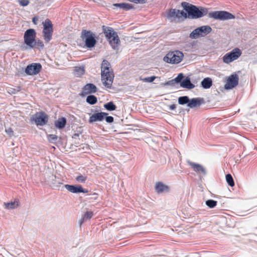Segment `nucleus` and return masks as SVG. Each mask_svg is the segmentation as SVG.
<instances>
[{"mask_svg":"<svg viewBox=\"0 0 257 257\" xmlns=\"http://www.w3.org/2000/svg\"><path fill=\"white\" fill-rule=\"evenodd\" d=\"M20 48L23 51L36 49L40 51L44 48V44L42 40L37 38L36 30L30 28L24 32V42Z\"/></svg>","mask_w":257,"mask_h":257,"instance_id":"nucleus-1","label":"nucleus"},{"mask_svg":"<svg viewBox=\"0 0 257 257\" xmlns=\"http://www.w3.org/2000/svg\"><path fill=\"white\" fill-rule=\"evenodd\" d=\"M181 6L186 12V19H199L206 16L208 12L206 8L195 6L186 2H182Z\"/></svg>","mask_w":257,"mask_h":257,"instance_id":"nucleus-2","label":"nucleus"},{"mask_svg":"<svg viewBox=\"0 0 257 257\" xmlns=\"http://www.w3.org/2000/svg\"><path fill=\"white\" fill-rule=\"evenodd\" d=\"M110 64L106 60H103L101 66V80L103 85L107 88H111L114 79L113 72L110 73Z\"/></svg>","mask_w":257,"mask_h":257,"instance_id":"nucleus-3","label":"nucleus"},{"mask_svg":"<svg viewBox=\"0 0 257 257\" xmlns=\"http://www.w3.org/2000/svg\"><path fill=\"white\" fill-rule=\"evenodd\" d=\"M102 32L112 48L114 50H117L120 43L117 33L114 31L112 28L104 25L102 26Z\"/></svg>","mask_w":257,"mask_h":257,"instance_id":"nucleus-4","label":"nucleus"},{"mask_svg":"<svg viewBox=\"0 0 257 257\" xmlns=\"http://www.w3.org/2000/svg\"><path fill=\"white\" fill-rule=\"evenodd\" d=\"M80 38L84 42L85 47L90 50L94 47L97 43V37L95 33L90 30H82Z\"/></svg>","mask_w":257,"mask_h":257,"instance_id":"nucleus-5","label":"nucleus"},{"mask_svg":"<svg viewBox=\"0 0 257 257\" xmlns=\"http://www.w3.org/2000/svg\"><path fill=\"white\" fill-rule=\"evenodd\" d=\"M43 30L42 35L46 44L48 43L52 39L53 33L54 32L53 25L49 19H46L42 22Z\"/></svg>","mask_w":257,"mask_h":257,"instance_id":"nucleus-6","label":"nucleus"},{"mask_svg":"<svg viewBox=\"0 0 257 257\" xmlns=\"http://www.w3.org/2000/svg\"><path fill=\"white\" fill-rule=\"evenodd\" d=\"M49 120L48 115L43 111L36 112L30 118L32 123H34L37 126H44Z\"/></svg>","mask_w":257,"mask_h":257,"instance_id":"nucleus-7","label":"nucleus"},{"mask_svg":"<svg viewBox=\"0 0 257 257\" xmlns=\"http://www.w3.org/2000/svg\"><path fill=\"white\" fill-rule=\"evenodd\" d=\"M208 17L215 20L226 21L235 19V17L231 13L225 11H217L208 13Z\"/></svg>","mask_w":257,"mask_h":257,"instance_id":"nucleus-8","label":"nucleus"},{"mask_svg":"<svg viewBox=\"0 0 257 257\" xmlns=\"http://www.w3.org/2000/svg\"><path fill=\"white\" fill-rule=\"evenodd\" d=\"M184 57L183 52L179 50L170 51L164 57V61L170 64H178L181 62Z\"/></svg>","mask_w":257,"mask_h":257,"instance_id":"nucleus-9","label":"nucleus"},{"mask_svg":"<svg viewBox=\"0 0 257 257\" xmlns=\"http://www.w3.org/2000/svg\"><path fill=\"white\" fill-rule=\"evenodd\" d=\"M212 31V28L208 25L202 26L193 30L190 34L189 37L192 39H196L199 37H205Z\"/></svg>","mask_w":257,"mask_h":257,"instance_id":"nucleus-10","label":"nucleus"},{"mask_svg":"<svg viewBox=\"0 0 257 257\" xmlns=\"http://www.w3.org/2000/svg\"><path fill=\"white\" fill-rule=\"evenodd\" d=\"M242 54L241 50L238 48L232 49L229 52L225 54L223 58V61L226 64H229L237 59Z\"/></svg>","mask_w":257,"mask_h":257,"instance_id":"nucleus-11","label":"nucleus"},{"mask_svg":"<svg viewBox=\"0 0 257 257\" xmlns=\"http://www.w3.org/2000/svg\"><path fill=\"white\" fill-rule=\"evenodd\" d=\"M167 19L170 21L171 22H173V19H178V20L183 18L186 19V12L184 10H179L176 9H171L167 13L166 16Z\"/></svg>","mask_w":257,"mask_h":257,"instance_id":"nucleus-12","label":"nucleus"},{"mask_svg":"<svg viewBox=\"0 0 257 257\" xmlns=\"http://www.w3.org/2000/svg\"><path fill=\"white\" fill-rule=\"evenodd\" d=\"M42 69V65L39 63H32L28 65L22 71L27 75L33 76L39 74Z\"/></svg>","mask_w":257,"mask_h":257,"instance_id":"nucleus-13","label":"nucleus"},{"mask_svg":"<svg viewBox=\"0 0 257 257\" xmlns=\"http://www.w3.org/2000/svg\"><path fill=\"white\" fill-rule=\"evenodd\" d=\"M239 77L236 74H232L227 77L224 89L230 90L235 88L238 84Z\"/></svg>","mask_w":257,"mask_h":257,"instance_id":"nucleus-14","label":"nucleus"},{"mask_svg":"<svg viewBox=\"0 0 257 257\" xmlns=\"http://www.w3.org/2000/svg\"><path fill=\"white\" fill-rule=\"evenodd\" d=\"M179 75H181L180 81L179 82L180 87L188 89H192L195 86L191 82V78L189 76H186L182 73H179Z\"/></svg>","mask_w":257,"mask_h":257,"instance_id":"nucleus-15","label":"nucleus"},{"mask_svg":"<svg viewBox=\"0 0 257 257\" xmlns=\"http://www.w3.org/2000/svg\"><path fill=\"white\" fill-rule=\"evenodd\" d=\"M64 187L66 189L67 191L69 192L78 194L80 193H87L88 192V190L86 189L83 188L82 185L80 184H74V185H70V184H65L64 185Z\"/></svg>","mask_w":257,"mask_h":257,"instance_id":"nucleus-16","label":"nucleus"},{"mask_svg":"<svg viewBox=\"0 0 257 257\" xmlns=\"http://www.w3.org/2000/svg\"><path fill=\"white\" fill-rule=\"evenodd\" d=\"M97 89L98 88L94 84L91 83H87L82 88V90L79 93V95L83 97L88 94H91L96 93Z\"/></svg>","mask_w":257,"mask_h":257,"instance_id":"nucleus-17","label":"nucleus"},{"mask_svg":"<svg viewBox=\"0 0 257 257\" xmlns=\"http://www.w3.org/2000/svg\"><path fill=\"white\" fill-rule=\"evenodd\" d=\"M107 114L105 112H97L92 114L88 119V122L90 124L96 121H102L104 119V116Z\"/></svg>","mask_w":257,"mask_h":257,"instance_id":"nucleus-18","label":"nucleus"},{"mask_svg":"<svg viewBox=\"0 0 257 257\" xmlns=\"http://www.w3.org/2000/svg\"><path fill=\"white\" fill-rule=\"evenodd\" d=\"M155 190L157 194L168 193L170 187L162 182H158L155 184Z\"/></svg>","mask_w":257,"mask_h":257,"instance_id":"nucleus-19","label":"nucleus"},{"mask_svg":"<svg viewBox=\"0 0 257 257\" xmlns=\"http://www.w3.org/2000/svg\"><path fill=\"white\" fill-rule=\"evenodd\" d=\"M111 8L113 10L119 9L125 11H128L134 8L132 4L125 3L113 4Z\"/></svg>","mask_w":257,"mask_h":257,"instance_id":"nucleus-20","label":"nucleus"},{"mask_svg":"<svg viewBox=\"0 0 257 257\" xmlns=\"http://www.w3.org/2000/svg\"><path fill=\"white\" fill-rule=\"evenodd\" d=\"M188 164L196 172L206 175V169L202 165L192 162H188Z\"/></svg>","mask_w":257,"mask_h":257,"instance_id":"nucleus-21","label":"nucleus"},{"mask_svg":"<svg viewBox=\"0 0 257 257\" xmlns=\"http://www.w3.org/2000/svg\"><path fill=\"white\" fill-rule=\"evenodd\" d=\"M204 103V100L201 97L193 98L189 99L188 107L190 108H194L199 106L201 104Z\"/></svg>","mask_w":257,"mask_h":257,"instance_id":"nucleus-22","label":"nucleus"},{"mask_svg":"<svg viewBox=\"0 0 257 257\" xmlns=\"http://www.w3.org/2000/svg\"><path fill=\"white\" fill-rule=\"evenodd\" d=\"M67 119L66 117H61L55 121L54 125L57 128L62 130L65 127Z\"/></svg>","mask_w":257,"mask_h":257,"instance_id":"nucleus-23","label":"nucleus"},{"mask_svg":"<svg viewBox=\"0 0 257 257\" xmlns=\"http://www.w3.org/2000/svg\"><path fill=\"white\" fill-rule=\"evenodd\" d=\"M180 77L181 75H179V74L177 75V76L171 80H169L167 81H166L164 83V86L169 85L171 86L176 87V88H178L179 87L178 86H176V85H178L179 84V82L180 81Z\"/></svg>","mask_w":257,"mask_h":257,"instance_id":"nucleus-24","label":"nucleus"},{"mask_svg":"<svg viewBox=\"0 0 257 257\" xmlns=\"http://www.w3.org/2000/svg\"><path fill=\"white\" fill-rule=\"evenodd\" d=\"M212 80L210 77L204 78L201 82V86L204 89H209L212 85Z\"/></svg>","mask_w":257,"mask_h":257,"instance_id":"nucleus-25","label":"nucleus"},{"mask_svg":"<svg viewBox=\"0 0 257 257\" xmlns=\"http://www.w3.org/2000/svg\"><path fill=\"white\" fill-rule=\"evenodd\" d=\"M4 205L5 209H13L16 208L19 205V202L18 200H15L14 201L10 202H4Z\"/></svg>","mask_w":257,"mask_h":257,"instance_id":"nucleus-26","label":"nucleus"},{"mask_svg":"<svg viewBox=\"0 0 257 257\" xmlns=\"http://www.w3.org/2000/svg\"><path fill=\"white\" fill-rule=\"evenodd\" d=\"M104 108L108 111H113L116 110L117 107L112 101H109L103 105Z\"/></svg>","mask_w":257,"mask_h":257,"instance_id":"nucleus-27","label":"nucleus"},{"mask_svg":"<svg viewBox=\"0 0 257 257\" xmlns=\"http://www.w3.org/2000/svg\"><path fill=\"white\" fill-rule=\"evenodd\" d=\"M86 102L90 105H94L97 102V98L94 95H88L86 99Z\"/></svg>","mask_w":257,"mask_h":257,"instance_id":"nucleus-28","label":"nucleus"},{"mask_svg":"<svg viewBox=\"0 0 257 257\" xmlns=\"http://www.w3.org/2000/svg\"><path fill=\"white\" fill-rule=\"evenodd\" d=\"M189 97L188 96L185 95L180 96L178 99V103L180 105L187 104L188 106V103L189 102Z\"/></svg>","mask_w":257,"mask_h":257,"instance_id":"nucleus-29","label":"nucleus"},{"mask_svg":"<svg viewBox=\"0 0 257 257\" xmlns=\"http://www.w3.org/2000/svg\"><path fill=\"white\" fill-rule=\"evenodd\" d=\"M74 70H75V74L77 76H80L83 75L85 72L84 67L83 66H79V67H76L75 68Z\"/></svg>","mask_w":257,"mask_h":257,"instance_id":"nucleus-30","label":"nucleus"},{"mask_svg":"<svg viewBox=\"0 0 257 257\" xmlns=\"http://www.w3.org/2000/svg\"><path fill=\"white\" fill-rule=\"evenodd\" d=\"M225 179L229 186L230 187L234 186V182L233 177L230 174H227L226 175Z\"/></svg>","mask_w":257,"mask_h":257,"instance_id":"nucleus-31","label":"nucleus"},{"mask_svg":"<svg viewBox=\"0 0 257 257\" xmlns=\"http://www.w3.org/2000/svg\"><path fill=\"white\" fill-rule=\"evenodd\" d=\"M206 205L209 208H214L217 204V201L213 199H208L205 201Z\"/></svg>","mask_w":257,"mask_h":257,"instance_id":"nucleus-32","label":"nucleus"},{"mask_svg":"<svg viewBox=\"0 0 257 257\" xmlns=\"http://www.w3.org/2000/svg\"><path fill=\"white\" fill-rule=\"evenodd\" d=\"M62 183L60 182H57L56 180H52V187L56 190H62V188H60Z\"/></svg>","mask_w":257,"mask_h":257,"instance_id":"nucleus-33","label":"nucleus"},{"mask_svg":"<svg viewBox=\"0 0 257 257\" xmlns=\"http://www.w3.org/2000/svg\"><path fill=\"white\" fill-rule=\"evenodd\" d=\"M21 87L20 86H16L15 88H9L8 89V92L11 94H15L17 92L20 91Z\"/></svg>","mask_w":257,"mask_h":257,"instance_id":"nucleus-34","label":"nucleus"},{"mask_svg":"<svg viewBox=\"0 0 257 257\" xmlns=\"http://www.w3.org/2000/svg\"><path fill=\"white\" fill-rule=\"evenodd\" d=\"M78 176L75 178L76 181L81 183H85L87 178V176H83L80 173H78Z\"/></svg>","mask_w":257,"mask_h":257,"instance_id":"nucleus-35","label":"nucleus"},{"mask_svg":"<svg viewBox=\"0 0 257 257\" xmlns=\"http://www.w3.org/2000/svg\"><path fill=\"white\" fill-rule=\"evenodd\" d=\"M157 78L155 76H152L148 77L140 78V80L145 82L151 83L153 82Z\"/></svg>","mask_w":257,"mask_h":257,"instance_id":"nucleus-36","label":"nucleus"},{"mask_svg":"<svg viewBox=\"0 0 257 257\" xmlns=\"http://www.w3.org/2000/svg\"><path fill=\"white\" fill-rule=\"evenodd\" d=\"M47 137H48L49 141L51 143H56L57 142V141L58 140V138L57 136H56L55 135H53V134L48 135L47 136Z\"/></svg>","mask_w":257,"mask_h":257,"instance_id":"nucleus-37","label":"nucleus"},{"mask_svg":"<svg viewBox=\"0 0 257 257\" xmlns=\"http://www.w3.org/2000/svg\"><path fill=\"white\" fill-rule=\"evenodd\" d=\"M93 216V212L91 211H86L83 216L85 220L90 219Z\"/></svg>","mask_w":257,"mask_h":257,"instance_id":"nucleus-38","label":"nucleus"},{"mask_svg":"<svg viewBox=\"0 0 257 257\" xmlns=\"http://www.w3.org/2000/svg\"><path fill=\"white\" fill-rule=\"evenodd\" d=\"M108 113H107L106 116H104V119L106 122L111 123L113 122L114 118L112 116H108Z\"/></svg>","mask_w":257,"mask_h":257,"instance_id":"nucleus-39","label":"nucleus"},{"mask_svg":"<svg viewBox=\"0 0 257 257\" xmlns=\"http://www.w3.org/2000/svg\"><path fill=\"white\" fill-rule=\"evenodd\" d=\"M18 2L20 5L22 7H26L28 6L30 3L29 0H18Z\"/></svg>","mask_w":257,"mask_h":257,"instance_id":"nucleus-40","label":"nucleus"},{"mask_svg":"<svg viewBox=\"0 0 257 257\" xmlns=\"http://www.w3.org/2000/svg\"><path fill=\"white\" fill-rule=\"evenodd\" d=\"M6 133L10 136L12 137L14 136V132L11 127H9L6 129Z\"/></svg>","mask_w":257,"mask_h":257,"instance_id":"nucleus-41","label":"nucleus"},{"mask_svg":"<svg viewBox=\"0 0 257 257\" xmlns=\"http://www.w3.org/2000/svg\"><path fill=\"white\" fill-rule=\"evenodd\" d=\"M89 195L92 196L91 197H90L88 198L89 200H96L98 196V194L96 193H93L92 194H89Z\"/></svg>","mask_w":257,"mask_h":257,"instance_id":"nucleus-42","label":"nucleus"},{"mask_svg":"<svg viewBox=\"0 0 257 257\" xmlns=\"http://www.w3.org/2000/svg\"><path fill=\"white\" fill-rule=\"evenodd\" d=\"M38 21V17L37 16H35L32 18V22L34 25H37V22Z\"/></svg>","mask_w":257,"mask_h":257,"instance_id":"nucleus-43","label":"nucleus"},{"mask_svg":"<svg viewBox=\"0 0 257 257\" xmlns=\"http://www.w3.org/2000/svg\"><path fill=\"white\" fill-rule=\"evenodd\" d=\"M81 134V133L74 134L73 135L72 137V138L75 139H76L78 138L79 139V134Z\"/></svg>","mask_w":257,"mask_h":257,"instance_id":"nucleus-44","label":"nucleus"},{"mask_svg":"<svg viewBox=\"0 0 257 257\" xmlns=\"http://www.w3.org/2000/svg\"><path fill=\"white\" fill-rule=\"evenodd\" d=\"M176 108V105L175 104H173L169 106V108L171 110H175Z\"/></svg>","mask_w":257,"mask_h":257,"instance_id":"nucleus-45","label":"nucleus"},{"mask_svg":"<svg viewBox=\"0 0 257 257\" xmlns=\"http://www.w3.org/2000/svg\"><path fill=\"white\" fill-rule=\"evenodd\" d=\"M85 219L82 217V218L80 220V225H81L84 221Z\"/></svg>","mask_w":257,"mask_h":257,"instance_id":"nucleus-46","label":"nucleus"},{"mask_svg":"<svg viewBox=\"0 0 257 257\" xmlns=\"http://www.w3.org/2000/svg\"><path fill=\"white\" fill-rule=\"evenodd\" d=\"M194 256H195V257H199V254L198 253H195L194 254H193Z\"/></svg>","mask_w":257,"mask_h":257,"instance_id":"nucleus-47","label":"nucleus"}]
</instances>
